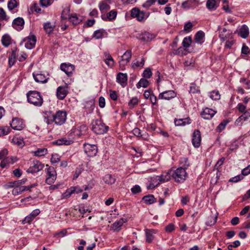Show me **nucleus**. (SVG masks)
Masks as SVG:
<instances>
[{
	"instance_id": "4468645a",
	"label": "nucleus",
	"mask_w": 250,
	"mask_h": 250,
	"mask_svg": "<svg viewBox=\"0 0 250 250\" xmlns=\"http://www.w3.org/2000/svg\"><path fill=\"white\" fill-rule=\"evenodd\" d=\"M87 127L84 125H82L77 126L74 129L73 132L75 135L78 136H82L86 134L87 131Z\"/></svg>"
},
{
	"instance_id": "f3484780",
	"label": "nucleus",
	"mask_w": 250,
	"mask_h": 250,
	"mask_svg": "<svg viewBox=\"0 0 250 250\" xmlns=\"http://www.w3.org/2000/svg\"><path fill=\"white\" fill-rule=\"evenodd\" d=\"M137 39L144 42H149L155 38V35L147 32L138 34Z\"/></svg>"
},
{
	"instance_id": "49530a36",
	"label": "nucleus",
	"mask_w": 250,
	"mask_h": 250,
	"mask_svg": "<svg viewBox=\"0 0 250 250\" xmlns=\"http://www.w3.org/2000/svg\"><path fill=\"white\" fill-rule=\"evenodd\" d=\"M10 129L8 126H0V136L6 135L10 132Z\"/></svg>"
},
{
	"instance_id": "2f4dec72",
	"label": "nucleus",
	"mask_w": 250,
	"mask_h": 250,
	"mask_svg": "<svg viewBox=\"0 0 250 250\" xmlns=\"http://www.w3.org/2000/svg\"><path fill=\"white\" fill-rule=\"evenodd\" d=\"M105 62L109 67H112L114 65V61L111 56L107 53H105Z\"/></svg>"
},
{
	"instance_id": "13d9d810",
	"label": "nucleus",
	"mask_w": 250,
	"mask_h": 250,
	"mask_svg": "<svg viewBox=\"0 0 250 250\" xmlns=\"http://www.w3.org/2000/svg\"><path fill=\"white\" fill-rule=\"evenodd\" d=\"M241 52L242 54L246 55L248 56H250L249 48L247 45L245 44H244L242 46Z\"/></svg>"
},
{
	"instance_id": "603ef678",
	"label": "nucleus",
	"mask_w": 250,
	"mask_h": 250,
	"mask_svg": "<svg viewBox=\"0 0 250 250\" xmlns=\"http://www.w3.org/2000/svg\"><path fill=\"white\" fill-rule=\"evenodd\" d=\"M103 35V30H97L95 31L93 34V37L95 38L96 39H99L102 38Z\"/></svg>"
},
{
	"instance_id": "9b49d317",
	"label": "nucleus",
	"mask_w": 250,
	"mask_h": 250,
	"mask_svg": "<svg viewBox=\"0 0 250 250\" xmlns=\"http://www.w3.org/2000/svg\"><path fill=\"white\" fill-rule=\"evenodd\" d=\"M201 136L199 130H195L192 135V143L193 146L196 148L200 146L201 144Z\"/></svg>"
},
{
	"instance_id": "2eb2a0df",
	"label": "nucleus",
	"mask_w": 250,
	"mask_h": 250,
	"mask_svg": "<svg viewBox=\"0 0 250 250\" xmlns=\"http://www.w3.org/2000/svg\"><path fill=\"white\" fill-rule=\"evenodd\" d=\"M216 113V112L213 109L207 107L203 110L201 115L204 119L209 120L214 116Z\"/></svg>"
},
{
	"instance_id": "5701e85b",
	"label": "nucleus",
	"mask_w": 250,
	"mask_h": 250,
	"mask_svg": "<svg viewBox=\"0 0 250 250\" xmlns=\"http://www.w3.org/2000/svg\"><path fill=\"white\" fill-rule=\"evenodd\" d=\"M126 221V219L123 218L120 219L118 221L115 222L111 226V229L114 231H119L120 228L123 225L124 223Z\"/></svg>"
},
{
	"instance_id": "58836bf2",
	"label": "nucleus",
	"mask_w": 250,
	"mask_h": 250,
	"mask_svg": "<svg viewBox=\"0 0 250 250\" xmlns=\"http://www.w3.org/2000/svg\"><path fill=\"white\" fill-rule=\"evenodd\" d=\"M209 97L213 100H218L220 99L221 95L218 91L213 90L209 93Z\"/></svg>"
},
{
	"instance_id": "4d7b16f0",
	"label": "nucleus",
	"mask_w": 250,
	"mask_h": 250,
	"mask_svg": "<svg viewBox=\"0 0 250 250\" xmlns=\"http://www.w3.org/2000/svg\"><path fill=\"white\" fill-rule=\"evenodd\" d=\"M244 178L243 175H238L236 176L232 177L229 180V182H238Z\"/></svg>"
},
{
	"instance_id": "4c0bfd02",
	"label": "nucleus",
	"mask_w": 250,
	"mask_h": 250,
	"mask_svg": "<svg viewBox=\"0 0 250 250\" xmlns=\"http://www.w3.org/2000/svg\"><path fill=\"white\" fill-rule=\"evenodd\" d=\"M1 42L2 44L4 46L7 47L11 44V39L9 35L6 34L3 36L1 39Z\"/></svg>"
},
{
	"instance_id": "412c9836",
	"label": "nucleus",
	"mask_w": 250,
	"mask_h": 250,
	"mask_svg": "<svg viewBox=\"0 0 250 250\" xmlns=\"http://www.w3.org/2000/svg\"><path fill=\"white\" fill-rule=\"evenodd\" d=\"M117 82L122 86L125 87L127 84V75L126 73H119L117 76Z\"/></svg>"
},
{
	"instance_id": "bf43d9fd",
	"label": "nucleus",
	"mask_w": 250,
	"mask_h": 250,
	"mask_svg": "<svg viewBox=\"0 0 250 250\" xmlns=\"http://www.w3.org/2000/svg\"><path fill=\"white\" fill-rule=\"evenodd\" d=\"M152 72L149 68H146L143 72V77L146 78H149L152 76Z\"/></svg>"
},
{
	"instance_id": "cd10ccee",
	"label": "nucleus",
	"mask_w": 250,
	"mask_h": 250,
	"mask_svg": "<svg viewBox=\"0 0 250 250\" xmlns=\"http://www.w3.org/2000/svg\"><path fill=\"white\" fill-rule=\"evenodd\" d=\"M55 27V23L48 22L45 23L43 25V28L47 34H51L54 30Z\"/></svg>"
},
{
	"instance_id": "a18cd8bd",
	"label": "nucleus",
	"mask_w": 250,
	"mask_h": 250,
	"mask_svg": "<svg viewBox=\"0 0 250 250\" xmlns=\"http://www.w3.org/2000/svg\"><path fill=\"white\" fill-rule=\"evenodd\" d=\"M145 59L143 58H141V60L140 62L137 61L136 62L132 63V67L133 69H135L137 67H143L145 63Z\"/></svg>"
},
{
	"instance_id": "5fc2aeb1",
	"label": "nucleus",
	"mask_w": 250,
	"mask_h": 250,
	"mask_svg": "<svg viewBox=\"0 0 250 250\" xmlns=\"http://www.w3.org/2000/svg\"><path fill=\"white\" fill-rule=\"evenodd\" d=\"M13 142L20 146H22L24 145L23 141L22 139H19L18 138H14L13 139Z\"/></svg>"
},
{
	"instance_id": "ea45409f",
	"label": "nucleus",
	"mask_w": 250,
	"mask_h": 250,
	"mask_svg": "<svg viewBox=\"0 0 250 250\" xmlns=\"http://www.w3.org/2000/svg\"><path fill=\"white\" fill-rule=\"evenodd\" d=\"M149 84V82L145 79H141L137 84V87L140 88L141 87H146Z\"/></svg>"
},
{
	"instance_id": "7ed1b4c3",
	"label": "nucleus",
	"mask_w": 250,
	"mask_h": 250,
	"mask_svg": "<svg viewBox=\"0 0 250 250\" xmlns=\"http://www.w3.org/2000/svg\"><path fill=\"white\" fill-rule=\"evenodd\" d=\"M92 130L96 134H102L105 133L108 129V126L105 124L100 120H95L92 121Z\"/></svg>"
},
{
	"instance_id": "864d4df0",
	"label": "nucleus",
	"mask_w": 250,
	"mask_h": 250,
	"mask_svg": "<svg viewBox=\"0 0 250 250\" xmlns=\"http://www.w3.org/2000/svg\"><path fill=\"white\" fill-rule=\"evenodd\" d=\"M181 164L182 165V167L185 169L187 168L189 166L188 159L186 158H183L181 160Z\"/></svg>"
},
{
	"instance_id": "a211bd4d",
	"label": "nucleus",
	"mask_w": 250,
	"mask_h": 250,
	"mask_svg": "<svg viewBox=\"0 0 250 250\" xmlns=\"http://www.w3.org/2000/svg\"><path fill=\"white\" fill-rule=\"evenodd\" d=\"M36 186V184H33L29 186H21L15 187L12 190V193L14 195H18L22 193L23 191L25 190H28Z\"/></svg>"
},
{
	"instance_id": "c756f323",
	"label": "nucleus",
	"mask_w": 250,
	"mask_h": 250,
	"mask_svg": "<svg viewBox=\"0 0 250 250\" xmlns=\"http://www.w3.org/2000/svg\"><path fill=\"white\" fill-rule=\"evenodd\" d=\"M69 21L72 23L73 24H78L82 21V20L78 18L76 14H73L68 17Z\"/></svg>"
},
{
	"instance_id": "6ab92c4d",
	"label": "nucleus",
	"mask_w": 250,
	"mask_h": 250,
	"mask_svg": "<svg viewBox=\"0 0 250 250\" xmlns=\"http://www.w3.org/2000/svg\"><path fill=\"white\" fill-rule=\"evenodd\" d=\"M24 24V21L21 18L18 17L15 19L13 22L12 25L13 28L18 31L21 30L23 29Z\"/></svg>"
},
{
	"instance_id": "393cba45",
	"label": "nucleus",
	"mask_w": 250,
	"mask_h": 250,
	"mask_svg": "<svg viewBox=\"0 0 250 250\" xmlns=\"http://www.w3.org/2000/svg\"><path fill=\"white\" fill-rule=\"evenodd\" d=\"M156 233V231L154 229H146V240L148 243H151L154 239V234Z\"/></svg>"
},
{
	"instance_id": "bb28decb",
	"label": "nucleus",
	"mask_w": 250,
	"mask_h": 250,
	"mask_svg": "<svg viewBox=\"0 0 250 250\" xmlns=\"http://www.w3.org/2000/svg\"><path fill=\"white\" fill-rule=\"evenodd\" d=\"M205 33L202 31H198L195 34L194 40L196 42L201 44L204 42Z\"/></svg>"
},
{
	"instance_id": "dca6fc26",
	"label": "nucleus",
	"mask_w": 250,
	"mask_h": 250,
	"mask_svg": "<svg viewBox=\"0 0 250 250\" xmlns=\"http://www.w3.org/2000/svg\"><path fill=\"white\" fill-rule=\"evenodd\" d=\"M74 66L70 64H66L65 63L61 64L60 66L61 69L65 72L68 76H71L73 71L74 70Z\"/></svg>"
},
{
	"instance_id": "7c9ffc66",
	"label": "nucleus",
	"mask_w": 250,
	"mask_h": 250,
	"mask_svg": "<svg viewBox=\"0 0 250 250\" xmlns=\"http://www.w3.org/2000/svg\"><path fill=\"white\" fill-rule=\"evenodd\" d=\"M117 12L115 10H112L109 12L107 13L105 18L102 17V19L104 20H106L107 19L109 21H112L115 19L117 17Z\"/></svg>"
},
{
	"instance_id": "69168bd1",
	"label": "nucleus",
	"mask_w": 250,
	"mask_h": 250,
	"mask_svg": "<svg viewBox=\"0 0 250 250\" xmlns=\"http://www.w3.org/2000/svg\"><path fill=\"white\" fill-rule=\"evenodd\" d=\"M131 190L134 194H136L141 192V188L139 185H135L131 188Z\"/></svg>"
},
{
	"instance_id": "6e6552de",
	"label": "nucleus",
	"mask_w": 250,
	"mask_h": 250,
	"mask_svg": "<svg viewBox=\"0 0 250 250\" xmlns=\"http://www.w3.org/2000/svg\"><path fill=\"white\" fill-rule=\"evenodd\" d=\"M84 150L88 156H95L98 151L97 147L96 145L89 144H84Z\"/></svg>"
},
{
	"instance_id": "c9c22d12",
	"label": "nucleus",
	"mask_w": 250,
	"mask_h": 250,
	"mask_svg": "<svg viewBox=\"0 0 250 250\" xmlns=\"http://www.w3.org/2000/svg\"><path fill=\"white\" fill-rule=\"evenodd\" d=\"M143 200L147 204H151L156 201V199L154 198L153 195L145 196L143 198Z\"/></svg>"
},
{
	"instance_id": "423d86ee",
	"label": "nucleus",
	"mask_w": 250,
	"mask_h": 250,
	"mask_svg": "<svg viewBox=\"0 0 250 250\" xmlns=\"http://www.w3.org/2000/svg\"><path fill=\"white\" fill-rule=\"evenodd\" d=\"M131 16L133 18H136L140 22H144L148 17L144 11H141L138 8H134L131 10Z\"/></svg>"
},
{
	"instance_id": "ddd939ff",
	"label": "nucleus",
	"mask_w": 250,
	"mask_h": 250,
	"mask_svg": "<svg viewBox=\"0 0 250 250\" xmlns=\"http://www.w3.org/2000/svg\"><path fill=\"white\" fill-rule=\"evenodd\" d=\"M33 77L36 82L41 83H45L49 79L48 75L42 72L37 74H33Z\"/></svg>"
},
{
	"instance_id": "a19ab883",
	"label": "nucleus",
	"mask_w": 250,
	"mask_h": 250,
	"mask_svg": "<svg viewBox=\"0 0 250 250\" xmlns=\"http://www.w3.org/2000/svg\"><path fill=\"white\" fill-rule=\"evenodd\" d=\"M18 2L16 0H10L7 4L8 8L9 10L12 11L18 6Z\"/></svg>"
},
{
	"instance_id": "72a5a7b5",
	"label": "nucleus",
	"mask_w": 250,
	"mask_h": 250,
	"mask_svg": "<svg viewBox=\"0 0 250 250\" xmlns=\"http://www.w3.org/2000/svg\"><path fill=\"white\" fill-rule=\"evenodd\" d=\"M104 182L109 185H112L115 183L116 178L111 174H106L103 179Z\"/></svg>"
},
{
	"instance_id": "09e8293b",
	"label": "nucleus",
	"mask_w": 250,
	"mask_h": 250,
	"mask_svg": "<svg viewBox=\"0 0 250 250\" xmlns=\"http://www.w3.org/2000/svg\"><path fill=\"white\" fill-rule=\"evenodd\" d=\"M138 103V99L136 97L132 98L128 102V106L130 108H132Z\"/></svg>"
},
{
	"instance_id": "0e129e2a",
	"label": "nucleus",
	"mask_w": 250,
	"mask_h": 250,
	"mask_svg": "<svg viewBox=\"0 0 250 250\" xmlns=\"http://www.w3.org/2000/svg\"><path fill=\"white\" fill-rule=\"evenodd\" d=\"M244 121H245L244 118H243V116L241 115L236 119L235 122V125L237 126H241L242 125Z\"/></svg>"
},
{
	"instance_id": "e2e57ef3",
	"label": "nucleus",
	"mask_w": 250,
	"mask_h": 250,
	"mask_svg": "<svg viewBox=\"0 0 250 250\" xmlns=\"http://www.w3.org/2000/svg\"><path fill=\"white\" fill-rule=\"evenodd\" d=\"M156 0H147V1L143 4V6L145 8H148L153 4Z\"/></svg>"
},
{
	"instance_id": "774afa93",
	"label": "nucleus",
	"mask_w": 250,
	"mask_h": 250,
	"mask_svg": "<svg viewBox=\"0 0 250 250\" xmlns=\"http://www.w3.org/2000/svg\"><path fill=\"white\" fill-rule=\"evenodd\" d=\"M243 118H244V121H247L249 118H250V108L244 112L242 115Z\"/></svg>"
},
{
	"instance_id": "f8f14e48",
	"label": "nucleus",
	"mask_w": 250,
	"mask_h": 250,
	"mask_svg": "<svg viewBox=\"0 0 250 250\" xmlns=\"http://www.w3.org/2000/svg\"><path fill=\"white\" fill-rule=\"evenodd\" d=\"M176 96V94L173 90H167L160 93L158 98L160 99L169 100Z\"/></svg>"
},
{
	"instance_id": "473e14b6",
	"label": "nucleus",
	"mask_w": 250,
	"mask_h": 250,
	"mask_svg": "<svg viewBox=\"0 0 250 250\" xmlns=\"http://www.w3.org/2000/svg\"><path fill=\"white\" fill-rule=\"evenodd\" d=\"M231 34V32H230L229 31H228L227 29L223 28L220 31L219 36L221 40L224 41L228 38Z\"/></svg>"
},
{
	"instance_id": "aec40b11",
	"label": "nucleus",
	"mask_w": 250,
	"mask_h": 250,
	"mask_svg": "<svg viewBox=\"0 0 250 250\" xmlns=\"http://www.w3.org/2000/svg\"><path fill=\"white\" fill-rule=\"evenodd\" d=\"M10 125L12 128L18 130H21L24 127L22 121L17 118L13 119Z\"/></svg>"
},
{
	"instance_id": "3c124183",
	"label": "nucleus",
	"mask_w": 250,
	"mask_h": 250,
	"mask_svg": "<svg viewBox=\"0 0 250 250\" xmlns=\"http://www.w3.org/2000/svg\"><path fill=\"white\" fill-rule=\"evenodd\" d=\"M228 123V121L226 120H225L221 123L217 127V131L219 132L222 131L225 128Z\"/></svg>"
},
{
	"instance_id": "79ce46f5",
	"label": "nucleus",
	"mask_w": 250,
	"mask_h": 250,
	"mask_svg": "<svg viewBox=\"0 0 250 250\" xmlns=\"http://www.w3.org/2000/svg\"><path fill=\"white\" fill-rule=\"evenodd\" d=\"M217 217L213 216H210L208 217V221L206 222V225L209 226H213L216 222Z\"/></svg>"
},
{
	"instance_id": "c03bdc74",
	"label": "nucleus",
	"mask_w": 250,
	"mask_h": 250,
	"mask_svg": "<svg viewBox=\"0 0 250 250\" xmlns=\"http://www.w3.org/2000/svg\"><path fill=\"white\" fill-rule=\"evenodd\" d=\"M47 150L46 148H39L35 151L34 155L37 156H44L47 153Z\"/></svg>"
},
{
	"instance_id": "8fccbe9b",
	"label": "nucleus",
	"mask_w": 250,
	"mask_h": 250,
	"mask_svg": "<svg viewBox=\"0 0 250 250\" xmlns=\"http://www.w3.org/2000/svg\"><path fill=\"white\" fill-rule=\"evenodd\" d=\"M16 57V52L13 51L11 55L9 57V64L10 66H12L15 63Z\"/></svg>"
},
{
	"instance_id": "f704fd0d",
	"label": "nucleus",
	"mask_w": 250,
	"mask_h": 250,
	"mask_svg": "<svg viewBox=\"0 0 250 250\" xmlns=\"http://www.w3.org/2000/svg\"><path fill=\"white\" fill-rule=\"evenodd\" d=\"M15 161H13V158H9V157L4 158L0 163V166L1 167H5L7 165L10 163L13 164Z\"/></svg>"
},
{
	"instance_id": "e433bc0d",
	"label": "nucleus",
	"mask_w": 250,
	"mask_h": 250,
	"mask_svg": "<svg viewBox=\"0 0 250 250\" xmlns=\"http://www.w3.org/2000/svg\"><path fill=\"white\" fill-rule=\"evenodd\" d=\"M132 53L131 50H127L122 56L121 61L128 63L131 58Z\"/></svg>"
},
{
	"instance_id": "a878e982",
	"label": "nucleus",
	"mask_w": 250,
	"mask_h": 250,
	"mask_svg": "<svg viewBox=\"0 0 250 250\" xmlns=\"http://www.w3.org/2000/svg\"><path fill=\"white\" fill-rule=\"evenodd\" d=\"M207 8L210 11L216 10L218 5L215 0H208L206 2Z\"/></svg>"
},
{
	"instance_id": "c85d7f7f",
	"label": "nucleus",
	"mask_w": 250,
	"mask_h": 250,
	"mask_svg": "<svg viewBox=\"0 0 250 250\" xmlns=\"http://www.w3.org/2000/svg\"><path fill=\"white\" fill-rule=\"evenodd\" d=\"M249 34V31L248 27L245 25H242L239 32L240 36L245 39L248 36Z\"/></svg>"
},
{
	"instance_id": "338daca9",
	"label": "nucleus",
	"mask_w": 250,
	"mask_h": 250,
	"mask_svg": "<svg viewBox=\"0 0 250 250\" xmlns=\"http://www.w3.org/2000/svg\"><path fill=\"white\" fill-rule=\"evenodd\" d=\"M250 173V165L242 170V175L243 176L248 175Z\"/></svg>"
},
{
	"instance_id": "0eeeda50",
	"label": "nucleus",
	"mask_w": 250,
	"mask_h": 250,
	"mask_svg": "<svg viewBox=\"0 0 250 250\" xmlns=\"http://www.w3.org/2000/svg\"><path fill=\"white\" fill-rule=\"evenodd\" d=\"M47 177L46 179V183L48 185L54 183L56 179V172L55 168L52 167H49L47 169Z\"/></svg>"
},
{
	"instance_id": "37998d69",
	"label": "nucleus",
	"mask_w": 250,
	"mask_h": 250,
	"mask_svg": "<svg viewBox=\"0 0 250 250\" xmlns=\"http://www.w3.org/2000/svg\"><path fill=\"white\" fill-rule=\"evenodd\" d=\"M191 42L192 39L190 37H186L183 41V46L185 48L188 47L190 46Z\"/></svg>"
},
{
	"instance_id": "b1692460",
	"label": "nucleus",
	"mask_w": 250,
	"mask_h": 250,
	"mask_svg": "<svg viewBox=\"0 0 250 250\" xmlns=\"http://www.w3.org/2000/svg\"><path fill=\"white\" fill-rule=\"evenodd\" d=\"M73 141L70 139H67L66 138H62L54 141L53 143L57 145H70L73 143Z\"/></svg>"
},
{
	"instance_id": "1a4fd4ad",
	"label": "nucleus",
	"mask_w": 250,
	"mask_h": 250,
	"mask_svg": "<svg viewBox=\"0 0 250 250\" xmlns=\"http://www.w3.org/2000/svg\"><path fill=\"white\" fill-rule=\"evenodd\" d=\"M25 42V46L28 49H31L34 47L36 42V38L33 35H30L23 40Z\"/></svg>"
},
{
	"instance_id": "9d476101",
	"label": "nucleus",
	"mask_w": 250,
	"mask_h": 250,
	"mask_svg": "<svg viewBox=\"0 0 250 250\" xmlns=\"http://www.w3.org/2000/svg\"><path fill=\"white\" fill-rule=\"evenodd\" d=\"M43 167V165L42 164L40 161L34 160L32 162L31 166L28 169V172L35 173L42 170Z\"/></svg>"
},
{
	"instance_id": "39448f33",
	"label": "nucleus",
	"mask_w": 250,
	"mask_h": 250,
	"mask_svg": "<svg viewBox=\"0 0 250 250\" xmlns=\"http://www.w3.org/2000/svg\"><path fill=\"white\" fill-rule=\"evenodd\" d=\"M66 118V113L65 111H58L52 116L51 122H55L56 125H61L65 122Z\"/></svg>"
},
{
	"instance_id": "20e7f679",
	"label": "nucleus",
	"mask_w": 250,
	"mask_h": 250,
	"mask_svg": "<svg viewBox=\"0 0 250 250\" xmlns=\"http://www.w3.org/2000/svg\"><path fill=\"white\" fill-rule=\"evenodd\" d=\"M171 174V176L177 183H183L188 177L186 169L182 167H179L174 171L172 172Z\"/></svg>"
},
{
	"instance_id": "4be33fe9",
	"label": "nucleus",
	"mask_w": 250,
	"mask_h": 250,
	"mask_svg": "<svg viewBox=\"0 0 250 250\" xmlns=\"http://www.w3.org/2000/svg\"><path fill=\"white\" fill-rule=\"evenodd\" d=\"M67 94V87L59 86L57 90V96L60 99H63Z\"/></svg>"
},
{
	"instance_id": "052dcab7",
	"label": "nucleus",
	"mask_w": 250,
	"mask_h": 250,
	"mask_svg": "<svg viewBox=\"0 0 250 250\" xmlns=\"http://www.w3.org/2000/svg\"><path fill=\"white\" fill-rule=\"evenodd\" d=\"M0 20H7V16L6 13L2 8H0Z\"/></svg>"
},
{
	"instance_id": "680f3d73",
	"label": "nucleus",
	"mask_w": 250,
	"mask_h": 250,
	"mask_svg": "<svg viewBox=\"0 0 250 250\" xmlns=\"http://www.w3.org/2000/svg\"><path fill=\"white\" fill-rule=\"evenodd\" d=\"M109 96L110 98L113 101H116L118 98V95L117 92L115 91L110 90L109 91Z\"/></svg>"
},
{
	"instance_id": "f257e3e1",
	"label": "nucleus",
	"mask_w": 250,
	"mask_h": 250,
	"mask_svg": "<svg viewBox=\"0 0 250 250\" xmlns=\"http://www.w3.org/2000/svg\"><path fill=\"white\" fill-rule=\"evenodd\" d=\"M28 102L35 106H40L43 103V99L39 92L30 91L27 94Z\"/></svg>"
},
{
	"instance_id": "de8ad7c7",
	"label": "nucleus",
	"mask_w": 250,
	"mask_h": 250,
	"mask_svg": "<svg viewBox=\"0 0 250 250\" xmlns=\"http://www.w3.org/2000/svg\"><path fill=\"white\" fill-rule=\"evenodd\" d=\"M99 8L101 11H107L110 9V6L105 2L102 1L99 4Z\"/></svg>"
},
{
	"instance_id": "6e6d98bb",
	"label": "nucleus",
	"mask_w": 250,
	"mask_h": 250,
	"mask_svg": "<svg viewBox=\"0 0 250 250\" xmlns=\"http://www.w3.org/2000/svg\"><path fill=\"white\" fill-rule=\"evenodd\" d=\"M76 191V188L74 187H71L70 188L67 190L64 193V196L65 197H69L72 194L74 193Z\"/></svg>"
},
{
	"instance_id": "f03ea898",
	"label": "nucleus",
	"mask_w": 250,
	"mask_h": 250,
	"mask_svg": "<svg viewBox=\"0 0 250 250\" xmlns=\"http://www.w3.org/2000/svg\"><path fill=\"white\" fill-rule=\"evenodd\" d=\"M172 171H170L165 174L163 173L161 176H157L152 178V181L148 187V188H154L158 186L161 182H165L170 179Z\"/></svg>"
}]
</instances>
